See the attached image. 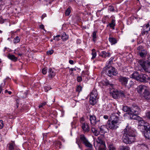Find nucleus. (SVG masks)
I'll list each match as a JSON object with an SVG mask.
<instances>
[{
	"instance_id": "nucleus-1",
	"label": "nucleus",
	"mask_w": 150,
	"mask_h": 150,
	"mask_svg": "<svg viewBox=\"0 0 150 150\" xmlns=\"http://www.w3.org/2000/svg\"><path fill=\"white\" fill-rule=\"evenodd\" d=\"M135 130L127 125L124 130L123 141L126 144H132L135 141Z\"/></svg>"
},
{
	"instance_id": "nucleus-2",
	"label": "nucleus",
	"mask_w": 150,
	"mask_h": 150,
	"mask_svg": "<svg viewBox=\"0 0 150 150\" xmlns=\"http://www.w3.org/2000/svg\"><path fill=\"white\" fill-rule=\"evenodd\" d=\"M120 114V113L118 112L110 115V118L111 121L108 123V127L110 129L112 130L115 129L118 127V125L121 122L119 119Z\"/></svg>"
},
{
	"instance_id": "nucleus-3",
	"label": "nucleus",
	"mask_w": 150,
	"mask_h": 150,
	"mask_svg": "<svg viewBox=\"0 0 150 150\" xmlns=\"http://www.w3.org/2000/svg\"><path fill=\"white\" fill-rule=\"evenodd\" d=\"M105 70L106 73H108V75L110 77L113 76H116L117 74V71L115 69L112 67H107L105 69H103Z\"/></svg>"
},
{
	"instance_id": "nucleus-4",
	"label": "nucleus",
	"mask_w": 150,
	"mask_h": 150,
	"mask_svg": "<svg viewBox=\"0 0 150 150\" xmlns=\"http://www.w3.org/2000/svg\"><path fill=\"white\" fill-rule=\"evenodd\" d=\"M111 95L114 98L116 99L120 97L124 96L126 95L124 93L123 91H113L110 93Z\"/></svg>"
},
{
	"instance_id": "nucleus-5",
	"label": "nucleus",
	"mask_w": 150,
	"mask_h": 150,
	"mask_svg": "<svg viewBox=\"0 0 150 150\" xmlns=\"http://www.w3.org/2000/svg\"><path fill=\"white\" fill-rule=\"evenodd\" d=\"M80 139L85 146L88 148H91L92 147V145L89 143L88 140L86 138L84 135L81 134L80 135Z\"/></svg>"
},
{
	"instance_id": "nucleus-6",
	"label": "nucleus",
	"mask_w": 150,
	"mask_h": 150,
	"mask_svg": "<svg viewBox=\"0 0 150 150\" xmlns=\"http://www.w3.org/2000/svg\"><path fill=\"white\" fill-rule=\"evenodd\" d=\"M141 112V109L137 105H133L131 108L130 113L139 114Z\"/></svg>"
},
{
	"instance_id": "nucleus-7",
	"label": "nucleus",
	"mask_w": 150,
	"mask_h": 150,
	"mask_svg": "<svg viewBox=\"0 0 150 150\" xmlns=\"http://www.w3.org/2000/svg\"><path fill=\"white\" fill-rule=\"evenodd\" d=\"M137 80L141 82H146L148 80H150V77L145 74H142L139 75Z\"/></svg>"
},
{
	"instance_id": "nucleus-8",
	"label": "nucleus",
	"mask_w": 150,
	"mask_h": 150,
	"mask_svg": "<svg viewBox=\"0 0 150 150\" xmlns=\"http://www.w3.org/2000/svg\"><path fill=\"white\" fill-rule=\"evenodd\" d=\"M139 63L143 69L146 72L150 73V68L146 67L145 62L143 60H140Z\"/></svg>"
},
{
	"instance_id": "nucleus-9",
	"label": "nucleus",
	"mask_w": 150,
	"mask_h": 150,
	"mask_svg": "<svg viewBox=\"0 0 150 150\" xmlns=\"http://www.w3.org/2000/svg\"><path fill=\"white\" fill-rule=\"evenodd\" d=\"M143 95L145 99L148 100H150V92L148 87L144 91Z\"/></svg>"
},
{
	"instance_id": "nucleus-10",
	"label": "nucleus",
	"mask_w": 150,
	"mask_h": 150,
	"mask_svg": "<svg viewBox=\"0 0 150 150\" xmlns=\"http://www.w3.org/2000/svg\"><path fill=\"white\" fill-rule=\"evenodd\" d=\"M119 81L123 85L126 86L128 81V78L126 77L120 76L119 78Z\"/></svg>"
},
{
	"instance_id": "nucleus-11",
	"label": "nucleus",
	"mask_w": 150,
	"mask_h": 150,
	"mask_svg": "<svg viewBox=\"0 0 150 150\" xmlns=\"http://www.w3.org/2000/svg\"><path fill=\"white\" fill-rule=\"evenodd\" d=\"M89 120L91 125H95L97 122L96 120V117L94 115H89Z\"/></svg>"
},
{
	"instance_id": "nucleus-12",
	"label": "nucleus",
	"mask_w": 150,
	"mask_h": 150,
	"mask_svg": "<svg viewBox=\"0 0 150 150\" xmlns=\"http://www.w3.org/2000/svg\"><path fill=\"white\" fill-rule=\"evenodd\" d=\"M81 126L84 132H88L89 131V127L87 123H82Z\"/></svg>"
},
{
	"instance_id": "nucleus-13",
	"label": "nucleus",
	"mask_w": 150,
	"mask_h": 150,
	"mask_svg": "<svg viewBox=\"0 0 150 150\" xmlns=\"http://www.w3.org/2000/svg\"><path fill=\"white\" fill-rule=\"evenodd\" d=\"M98 128L99 133H100L102 134L107 132L108 130L107 126L105 125L101 126L99 127Z\"/></svg>"
},
{
	"instance_id": "nucleus-14",
	"label": "nucleus",
	"mask_w": 150,
	"mask_h": 150,
	"mask_svg": "<svg viewBox=\"0 0 150 150\" xmlns=\"http://www.w3.org/2000/svg\"><path fill=\"white\" fill-rule=\"evenodd\" d=\"M147 87L146 86L143 85H139L137 88V92L138 93L141 94L143 90L144 91Z\"/></svg>"
},
{
	"instance_id": "nucleus-15",
	"label": "nucleus",
	"mask_w": 150,
	"mask_h": 150,
	"mask_svg": "<svg viewBox=\"0 0 150 150\" xmlns=\"http://www.w3.org/2000/svg\"><path fill=\"white\" fill-rule=\"evenodd\" d=\"M99 55L102 57L106 58L110 57V54L108 52H107L105 51H103L100 53Z\"/></svg>"
},
{
	"instance_id": "nucleus-16",
	"label": "nucleus",
	"mask_w": 150,
	"mask_h": 150,
	"mask_svg": "<svg viewBox=\"0 0 150 150\" xmlns=\"http://www.w3.org/2000/svg\"><path fill=\"white\" fill-rule=\"evenodd\" d=\"M96 143H94V147L98 148L99 150H106L105 144H98V145L96 146Z\"/></svg>"
},
{
	"instance_id": "nucleus-17",
	"label": "nucleus",
	"mask_w": 150,
	"mask_h": 150,
	"mask_svg": "<svg viewBox=\"0 0 150 150\" xmlns=\"http://www.w3.org/2000/svg\"><path fill=\"white\" fill-rule=\"evenodd\" d=\"M143 134L145 137L150 139V126Z\"/></svg>"
},
{
	"instance_id": "nucleus-18",
	"label": "nucleus",
	"mask_w": 150,
	"mask_h": 150,
	"mask_svg": "<svg viewBox=\"0 0 150 150\" xmlns=\"http://www.w3.org/2000/svg\"><path fill=\"white\" fill-rule=\"evenodd\" d=\"M150 124H149V125L147 126H142L141 127H138V129L143 133L148 128H149Z\"/></svg>"
},
{
	"instance_id": "nucleus-19",
	"label": "nucleus",
	"mask_w": 150,
	"mask_h": 150,
	"mask_svg": "<svg viewBox=\"0 0 150 150\" xmlns=\"http://www.w3.org/2000/svg\"><path fill=\"white\" fill-rule=\"evenodd\" d=\"M15 146V144L14 142H12L9 143L7 145L8 150H15V149L14 148Z\"/></svg>"
},
{
	"instance_id": "nucleus-20",
	"label": "nucleus",
	"mask_w": 150,
	"mask_h": 150,
	"mask_svg": "<svg viewBox=\"0 0 150 150\" xmlns=\"http://www.w3.org/2000/svg\"><path fill=\"white\" fill-rule=\"evenodd\" d=\"M98 99V97L90 96V103L92 105H94L97 102V100Z\"/></svg>"
},
{
	"instance_id": "nucleus-21",
	"label": "nucleus",
	"mask_w": 150,
	"mask_h": 150,
	"mask_svg": "<svg viewBox=\"0 0 150 150\" xmlns=\"http://www.w3.org/2000/svg\"><path fill=\"white\" fill-rule=\"evenodd\" d=\"M149 123L146 122L144 120H141L139 122L138 127H141L143 126H147Z\"/></svg>"
},
{
	"instance_id": "nucleus-22",
	"label": "nucleus",
	"mask_w": 150,
	"mask_h": 150,
	"mask_svg": "<svg viewBox=\"0 0 150 150\" xmlns=\"http://www.w3.org/2000/svg\"><path fill=\"white\" fill-rule=\"evenodd\" d=\"M7 57L9 59L13 62H16L17 60V58L13 54H8Z\"/></svg>"
},
{
	"instance_id": "nucleus-23",
	"label": "nucleus",
	"mask_w": 150,
	"mask_h": 150,
	"mask_svg": "<svg viewBox=\"0 0 150 150\" xmlns=\"http://www.w3.org/2000/svg\"><path fill=\"white\" fill-rule=\"evenodd\" d=\"M48 72L49 73L48 76L49 78H51L54 77L56 74L55 72L52 71L51 68L49 69Z\"/></svg>"
},
{
	"instance_id": "nucleus-24",
	"label": "nucleus",
	"mask_w": 150,
	"mask_h": 150,
	"mask_svg": "<svg viewBox=\"0 0 150 150\" xmlns=\"http://www.w3.org/2000/svg\"><path fill=\"white\" fill-rule=\"evenodd\" d=\"M130 117L132 119L138 120L139 118V117L138 116L139 114H135V113H129Z\"/></svg>"
},
{
	"instance_id": "nucleus-25",
	"label": "nucleus",
	"mask_w": 150,
	"mask_h": 150,
	"mask_svg": "<svg viewBox=\"0 0 150 150\" xmlns=\"http://www.w3.org/2000/svg\"><path fill=\"white\" fill-rule=\"evenodd\" d=\"M96 146L98 145V144H105V142L103 141L102 139L100 137L98 138L96 140Z\"/></svg>"
},
{
	"instance_id": "nucleus-26",
	"label": "nucleus",
	"mask_w": 150,
	"mask_h": 150,
	"mask_svg": "<svg viewBox=\"0 0 150 150\" xmlns=\"http://www.w3.org/2000/svg\"><path fill=\"white\" fill-rule=\"evenodd\" d=\"M115 20L114 19L112 20L111 22L109 24L110 28H111L112 29H115Z\"/></svg>"
},
{
	"instance_id": "nucleus-27",
	"label": "nucleus",
	"mask_w": 150,
	"mask_h": 150,
	"mask_svg": "<svg viewBox=\"0 0 150 150\" xmlns=\"http://www.w3.org/2000/svg\"><path fill=\"white\" fill-rule=\"evenodd\" d=\"M113 59L114 58L113 57H111L109 60V61L107 62L105 67L103 68V69H105L107 67H108V65L111 64L112 62Z\"/></svg>"
},
{
	"instance_id": "nucleus-28",
	"label": "nucleus",
	"mask_w": 150,
	"mask_h": 150,
	"mask_svg": "<svg viewBox=\"0 0 150 150\" xmlns=\"http://www.w3.org/2000/svg\"><path fill=\"white\" fill-rule=\"evenodd\" d=\"M139 76V74L138 72H135L132 74L131 77L137 80V79H138Z\"/></svg>"
},
{
	"instance_id": "nucleus-29",
	"label": "nucleus",
	"mask_w": 150,
	"mask_h": 150,
	"mask_svg": "<svg viewBox=\"0 0 150 150\" xmlns=\"http://www.w3.org/2000/svg\"><path fill=\"white\" fill-rule=\"evenodd\" d=\"M147 51L144 50H141V52L139 53L140 56L142 57H146L147 54Z\"/></svg>"
},
{
	"instance_id": "nucleus-30",
	"label": "nucleus",
	"mask_w": 150,
	"mask_h": 150,
	"mask_svg": "<svg viewBox=\"0 0 150 150\" xmlns=\"http://www.w3.org/2000/svg\"><path fill=\"white\" fill-rule=\"evenodd\" d=\"M109 40L112 45L115 44L117 42V40L114 38H109Z\"/></svg>"
},
{
	"instance_id": "nucleus-31",
	"label": "nucleus",
	"mask_w": 150,
	"mask_h": 150,
	"mask_svg": "<svg viewBox=\"0 0 150 150\" xmlns=\"http://www.w3.org/2000/svg\"><path fill=\"white\" fill-rule=\"evenodd\" d=\"M91 131L93 134L96 136H98L99 134V132L97 131L95 127H92Z\"/></svg>"
},
{
	"instance_id": "nucleus-32",
	"label": "nucleus",
	"mask_w": 150,
	"mask_h": 150,
	"mask_svg": "<svg viewBox=\"0 0 150 150\" xmlns=\"http://www.w3.org/2000/svg\"><path fill=\"white\" fill-rule=\"evenodd\" d=\"M98 93L96 90L95 89H93L91 93L90 96H92L94 97H97Z\"/></svg>"
},
{
	"instance_id": "nucleus-33",
	"label": "nucleus",
	"mask_w": 150,
	"mask_h": 150,
	"mask_svg": "<svg viewBox=\"0 0 150 150\" xmlns=\"http://www.w3.org/2000/svg\"><path fill=\"white\" fill-rule=\"evenodd\" d=\"M123 111L125 112H128L129 114L130 113L131 108L128 107L127 106H124L123 107Z\"/></svg>"
},
{
	"instance_id": "nucleus-34",
	"label": "nucleus",
	"mask_w": 150,
	"mask_h": 150,
	"mask_svg": "<svg viewBox=\"0 0 150 150\" xmlns=\"http://www.w3.org/2000/svg\"><path fill=\"white\" fill-rule=\"evenodd\" d=\"M20 41V38L18 36H17L14 38L13 42L14 44H16L19 42Z\"/></svg>"
},
{
	"instance_id": "nucleus-35",
	"label": "nucleus",
	"mask_w": 150,
	"mask_h": 150,
	"mask_svg": "<svg viewBox=\"0 0 150 150\" xmlns=\"http://www.w3.org/2000/svg\"><path fill=\"white\" fill-rule=\"evenodd\" d=\"M91 54L92 55V57H91V59H93L96 57L97 55L96 52L94 49H92Z\"/></svg>"
},
{
	"instance_id": "nucleus-36",
	"label": "nucleus",
	"mask_w": 150,
	"mask_h": 150,
	"mask_svg": "<svg viewBox=\"0 0 150 150\" xmlns=\"http://www.w3.org/2000/svg\"><path fill=\"white\" fill-rule=\"evenodd\" d=\"M61 38L63 40H66L68 39V36L67 35H66L64 33H63Z\"/></svg>"
},
{
	"instance_id": "nucleus-37",
	"label": "nucleus",
	"mask_w": 150,
	"mask_h": 150,
	"mask_svg": "<svg viewBox=\"0 0 150 150\" xmlns=\"http://www.w3.org/2000/svg\"><path fill=\"white\" fill-rule=\"evenodd\" d=\"M97 32V31H94L93 33V40L94 42L96 41V33Z\"/></svg>"
},
{
	"instance_id": "nucleus-38",
	"label": "nucleus",
	"mask_w": 150,
	"mask_h": 150,
	"mask_svg": "<svg viewBox=\"0 0 150 150\" xmlns=\"http://www.w3.org/2000/svg\"><path fill=\"white\" fill-rule=\"evenodd\" d=\"M150 28V22L144 26V30H146Z\"/></svg>"
},
{
	"instance_id": "nucleus-39",
	"label": "nucleus",
	"mask_w": 150,
	"mask_h": 150,
	"mask_svg": "<svg viewBox=\"0 0 150 150\" xmlns=\"http://www.w3.org/2000/svg\"><path fill=\"white\" fill-rule=\"evenodd\" d=\"M150 30V28H149L146 30H144L143 31H142L141 35H146L148 33V32Z\"/></svg>"
},
{
	"instance_id": "nucleus-40",
	"label": "nucleus",
	"mask_w": 150,
	"mask_h": 150,
	"mask_svg": "<svg viewBox=\"0 0 150 150\" xmlns=\"http://www.w3.org/2000/svg\"><path fill=\"white\" fill-rule=\"evenodd\" d=\"M71 10L70 8L67 9L65 11V15L67 16H69L71 13Z\"/></svg>"
},
{
	"instance_id": "nucleus-41",
	"label": "nucleus",
	"mask_w": 150,
	"mask_h": 150,
	"mask_svg": "<svg viewBox=\"0 0 150 150\" xmlns=\"http://www.w3.org/2000/svg\"><path fill=\"white\" fill-rule=\"evenodd\" d=\"M134 82L133 81H131L129 82L128 85H126V86L127 87V88H129L132 87L134 85Z\"/></svg>"
},
{
	"instance_id": "nucleus-42",
	"label": "nucleus",
	"mask_w": 150,
	"mask_h": 150,
	"mask_svg": "<svg viewBox=\"0 0 150 150\" xmlns=\"http://www.w3.org/2000/svg\"><path fill=\"white\" fill-rule=\"evenodd\" d=\"M109 150H115V148L112 144H110L108 146Z\"/></svg>"
},
{
	"instance_id": "nucleus-43",
	"label": "nucleus",
	"mask_w": 150,
	"mask_h": 150,
	"mask_svg": "<svg viewBox=\"0 0 150 150\" xmlns=\"http://www.w3.org/2000/svg\"><path fill=\"white\" fill-rule=\"evenodd\" d=\"M60 37V35H57L56 36H54L53 40H55L56 41H58L60 40L59 38Z\"/></svg>"
},
{
	"instance_id": "nucleus-44",
	"label": "nucleus",
	"mask_w": 150,
	"mask_h": 150,
	"mask_svg": "<svg viewBox=\"0 0 150 150\" xmlns=\"http://www.w3.org/2000/svg\"><path fill=\"white\" fill-rule=\"evenodd\" d=\"M121 149L122 150H129V147L124 146H121Z\"/></svg>"
},
{
	"instance_id": "nucleus-45",
	"label": "nucleus",
	"mask_w": 150,
	"mask_h": 150,
	"mask_svg": "<svg viewBox=\"0 0 150 150\" xmlns=\"http://www.w3.org/2000/svg\"><path fill=\"white\" fill-rule=\"evenodd\" d=\"M105 85L106 86H109V87L112 88L113 86V85L112 84L110 83L108 81H107L105 82Z\"/></svg>"
},
{
	"instance_id": "nucleus-46",
	"label": "nucleus",
	"mask_w": 150,
	"mask_h": 150,
	"mask_svg": "<svg viewBox=\"0 0 150 150\" xmlns=\"http://www.w3.org/2000/svg\"><path fill=\"white\" fill-rule=\"evenodd\" d=\"M47 68H45L42 69V73L44 74H46L47 72Z\"/></svg>"
},
{
	"instance_id": "nucleus-47",
	"label": "nucleus",
	"mask_w": 150,
	"mask_h": 150,
	"mask_svg": "<svg viewBox=\"0 0 150 150\" xmlns=\"http://www.w3.org/2000/svg\"><path fill=\"white\" fill-rule=\"evenodd\" d=\"M82 87L80 86H78L76 88V90L77 91L80 92L82 90Z\"/></svg>"
},
{
	"instance_id": "nucleus-48",
	"label": "nucleus",
	"mask_w": 150,
	"mask_h": 150,
	"mask_svg": "<svg viewBox=\"0 0 150 150\" xmlns=\"http://www.w3.org/2000/svg\"><path fill=\"white\" fill-rule=\"evenodd\" d=\"M5 84V83H2L0 86V93L1 92L2 89V88L4 87Z\"/></svg>"
},
{
	"instance_id": "nucleus-49",
	"label": "nucleus",
	"mask_w": 150,
	"mask_h": 150,
	"mask_svg": "<svg viewBox=\"0 0 150 150\" xmlns=\"http://www.w3.org/2000/svg\"><path fill=\"white\" fill-rule=\"evenodd\" d=\"M54 52V51L53 50H49L47 52V55H51L53 54Z\"/></svg>"
},
{
	"instance_id": "nucleus-50",
	"label": "nucleus",
	"mask_w": 150,
	"mask_h": 150,
	"mask_svg": "<svg viewBox=\"0 0 150 150\" xmlns=\"http://www.w3.org/2000/svg\"><path fill=\"white\" fill-rule=\"evenodd\" d=\"M46 104V102H44L43 103H41L40 104L39 106V108H42L43 106L45 105Z\"/></svg>"
},
{
	"instance_id": "nucleus-51",
	"label": "nucleus",
	"mask_w": 150,
	"mask_h": 150,
	"mask_svg": "<svg viewBox=\"0 0 150 150\" xmlns=\"http://www.w3.org/2000/svg\"><path fill=\"white\" fill-rule=\"evenodd\" d=\"M4 124L3 121L0 120V129H2L3 127Z\"/></svg>"
},
{
	"instance_id": "nucleus-52",
	"label": "nucleus",
	"mask_w": 150,
	"mask_h": 150,
	"mask_svg": "<svg viewBox=\"0 0 150 150\" xmlns=\"http://www.w3.org/2000/svg\"><path fill=\"white\" fill-rule=\"evenodd\" d=\"M146 63L145 65L146 67H149L150 68V61L146 63L145 61H144Z\"/></svg>"
},
{
	"instance_id": "nucleus-53",
	"label": "nucleus",
	"mask_w": 150,
	"mask_h": 150,
	"mask_svg": "<svg viewBox=\"0 0 150 150\" xmlns=\"http://www.w3.org/2000/svg\"><path fill=\"white\" fill-rule=\"evenodd\" d=\"M77 81L79 82H81V81L82 80V77L80 76H79L77 77Z\"/></svg>"
},
{
	"instance_id": "nucleus-54",
	"label": "nucleus",
	"mask_w": 150,
	"mask_h": 150,
	"mask_svg": "<svg viewBox=\"0 0 150 150\" xmlns=\"http://www.w3.org/2000/svg\"><path fill=\"white\" fill-rule=\"evenodd\" d=\"M140 147L142 148H143L146 150L147 149V147L144 144H142L141 145Z\"/></svg>"
},
{
	"instance_id": "nucleus-55",
	"label": "nucleus",
	"mask_w": 150,
	"mask_h": 150,
	"mask_svg": "<svg viewBox=\"0 0 150 150\" xmlns=\"http://www.w3.org/2000/svg\"><path fill=\"white\" fill-rule=\"evenodd\" d=\"M44 89L45 92H47L50 89V87L47 86H45L44 87Z\"/></svg>"
},
{
	"instance_id": "nucleus-56",
	"label": "nucleus",
	"mask_w": 150,
	"mask_h": 150,
	"mask_svg": "<svg viewBox=\"0 0 150 150\" xmlns=\"http://www.w3.org/2000/svg\"><path fill=\"white\" fill-rule=\"evenodd\" d=\"M146 116L147 118L150 119V112L147 113L146 114Z\"/></svg>"
},
{
	"instance_id": "nucleus-57",
	"label": "nucleus",
	"mask_w": 150,
	"mask_h": 150,
	"mask_svg": "<svg viewBox=\"0 0 150 150\" xmlns=\"http://www.w3.org/2000/svg\"><path fill=\"white\" fill-rule=\"evenodd\" d=\"M124 93L125 94L126 96H122V97H125L126 98H128L129 97V93H127V92H124Z\"/></svg>"
},
{
	"instance_id": "nucleus-58",
	"label": "nucleus",
	"mask_w": 150,
	"mask_h": 150,
	"mask_svg": "<svg viewBox=\"0 0 150 150\" xmlns=\"http://www.w3.org/2000/svg\"><path fill=\"white\" fill-rule=\"evenodd\" d=\"M4 20L2 18V17H0V23H4Z\"/></svg>"
},
{
	"instance_id": "nucleus-59",
	"label": "nucleus",
	"mask_w": 150,
	"mask_h": 150,
	"mask_svg": "<svg viewBox=\"0 0 150 150\" xmlns=\"http://www.w3.org/2000/svg\"><path fill=\"white\" fill-rule=\"evenodd\" d=\"M5 93H8V94L10 95L11 93V91H8L7 90H6L5 91Z\"/></svg>"
},
{
	"instance_id": "nucleus-60",
	"label": "nucleus",
	"mask_w": 150,
	"mask_h": 150,
	"mask_svg": "<svg viewBox=\"0 0 150 150\" xmlns=\"http://www.w3.org/2000/svg\"><path fill=\"white\" fill-rule=\"evenodd\" d=\"M76 69L74 68H71L70 69V71H71V72L73 71H76Z\"/></svg>"
},
{
	"instance_id": "nucleus-61",
	"label": "nucleus",
	"mask_w": 150,
	"mask_h": 150,
	"mask_svg": "<svg viewBox=\"0 0 150 150\" xmlns=\"http://www.w3.org/2000/svg\"><path fill=\"white\" fill-rule=\"evenodd\" d=\"M103 118L107 120L108 118V116L107 115H104L103 116Z\"/></svg>"
},
{
	"instance_id": "nucleus-62",
	"label": "nucleus",
	"mask_w": 150,
	"mask_h": 150,
	"mask_svg": "<svg viewBox=\"0 0 150 150\" xmlns=\"http://www.w3.org/2000/svg\"><path fill=\"white\" fill-rule=\"evenodd\" d=\"M46 16V14L45 13L43 14L42 16V18L43 19Z\"/></svg>"
},
{
	"instance_id": "nucleus-63",
	"label": "nucleus",
	"mask_w": 150,
	"mask_h": 150,
	"mask_svg": "<svg viewBox=\"0 0 150 150\" xmlns=\"http://www.w3.org/2000/svg\"><path fill=\"white\" fill-rule=\"evenodd\" d=\"M69 63L71 64H74V61L73 60H70L69 61Z\"/></svg>"
},
{
	"instance_id": "nucleus-64",
	"label": "nucleus",
	"mask_w": 150,
	"mask_h": 150,
	"mask_svg": "<svg viewBox=\"0 0 150 150\" xmlns=\"http://www.w3.org/2000/svg\"><path fill=\"white\" fill-rule=\"evenodd\" d=\"M110 11H113L114 10V8L113 7H111L109 9Z\"/></svg>"
}]
</instances>
